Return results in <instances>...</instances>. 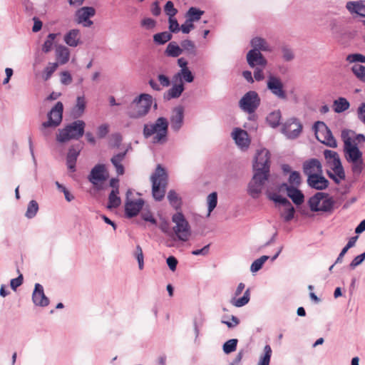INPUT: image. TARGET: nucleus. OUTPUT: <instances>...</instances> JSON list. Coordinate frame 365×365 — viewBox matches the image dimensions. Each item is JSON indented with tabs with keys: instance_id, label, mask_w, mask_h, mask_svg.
I'll use <instances>...</instances> for the list:
<instances>
[{
	"instance_id": "obj_1",
	"label": "nucleus",
	"mask_w": 365,
	"mask_h": 365,
	"mask_svg": "<svg viewBox=\"0 0 365 365\" xmlns=\"http://www.w3.org/2000/svg\"><path fill=\"white\" fill-rule=\"evenodd\" d=\"M269 159L270 154L268 150L265 148L257 150L253 164L254 182H264L267 180L270 167Z\"/></svg>"
},
{
	"instance_id": "obj_2",
	"label": "nucleus",
	"mask_w": 365,
	"mask_h": 365,
	"mask_svg": "<svg viewBox=\"0 0 365 365\" xmlns=\"http://www.w3.org/2000/svg\"><path fill=\"white\" fill-rule=\"evenodd\" d=\"M168 129V120L164 117H160L155 123L144 125L143 136L145 138L153 136V143L163 144L167 141Z\"/></svg>"
},
{
	"instance_id": "obj_3",
	"label": "nucleus",
	"mask_w": 365,
	"mask_h": 365,
	"mask_svg": "<svg viewBox=\"0 0 365 365\" xmlns=\"http://www.w3.org/2000/svg\"><path fill=\"white\" fill-rule=\"evenodd\" d=\"M152 104V96L149 94L142 93L136 97L128 106L126 114L132 119L141 118L148 113Z\"/></svg>"
},
{
	"instance_id": "obj_4",
	"label": "nucleus",
	"mask_w": 365,
	"mask_h": 365,
	"mask_svg": "<svg viewBox=\"0 0 365 365\" xmlns=\"http://www.w3.org/2000/svg\"><path fill=\"white\" fill-rule=\"evenodd\" d=\"M63 105L61 102L58 101L48 112V120L43 122L39 130L43 136L48 138L51 136L53 130L61 123L63 118Z\"/></svg>"
},
{
	"instance_id": "obj_5",
	"label": "nucleus",
	"mask_w": 365,
	"mask_h": 365,
	"mask_svg": "<svg viewBox=\"0 0 365 365\" xmlns=\"http://www.w3.org/2000/svg\"><path fill=\"white\" fill-rule=\"evenodd\" d=\"M324 155L330 167V170L327 171L329 177L335 182H339V180H344L345 173L337 153L326 150L324 152Z\"/></svg>"
},
{
	"instance_id": "obj_6",
	"label": "nucleus",
	"mask_w": 365,
	"mask_h": 365,
	"mask_svg": "<svg viewBox=\"0 0 365 365\" xmlns=\"http://www.w3.org/2000/svg\"><path fill=\"white\" fill-rule=\"evenodd\" d=\"M303 173L307 176V182H329L323 175L322 166L316 158L307 160L302 165Z\"/></svg>"
},
{
	"instance_id": "obj_7",
	"label": "nucleus",
	"mask_w": 365,
	"mask_h": 365,
	"mask_svg": "<svg viewBox=\"0 0 365 365\" xmlns=\"http://www.w3.org/2000/svg\"><path fill=\"white\" fill-rule=\"evenodd\" d=\"M86 123L81 120H75L59 130L56 140L60 143H65L70 140H78L84 134Z\"/></svg>"
},
{
	"instance_id": "obj_8",
	"label": "nucleus",
	"mask_w": 365,
	"mask_h": 365,
	"mask_svg": "<svg viewBox=\"0 0 365 365\" xmlns=\"http://www.w3.org/2000/svg\"><path fill=\"white\" fill-rule=\"evenodd\" d=\"M172 221L175 223L173 230L178 238L183 242L189 240L191 235L190 226L181 212H178L172 217Z\"/></svg>"
},
{
	"instance_id": "obj_9",
	"label": "nucleus",
	"mask_w": 365,
	"mask_h": 365,
	"mask_svg": "<svg viewBox=\"0 0 365 365\" xmlns=\"http://www.w3.org/2000/svg\"><path fill=\"white\" fill-rule=\"evenodd\" d=\"M268 187H274L272 192L282 195V197L287 194L297 205L304 202V197L302 192L292 186H288V184H269Z\"/></svg>"
},
{
	"instance_id": "obj_10",
	"label": "nucleus",
	"mask_w": 365,
	"mask_h": 365,
	"mask_svg": "<svg viewBox=\"0 0 365 365\" xmlns=\"http://www.w3.org/2000/svg\"><path fill=\"white\" fill-rule=\"evenodd\" d=\"M274 187H267V197L274 201V202L279 203L285 206V210L282 214V217L284 220L289 222L294 218L295 210L292 205L290 202L282 195H278L276 192H272Z\"/></svg>"
},
{
	"instance_id": "obj_11",
	"label": "nucleus",
	"mask_w": 365,
	"mask_h": 365,
	"mask_svg": "<svg viewBox=\"0 0 365 365\" xmlns=\"http://www.w3.org/2000/svg\"><path fill=\"white\" fill-rule=\"evenodd\" d=\"M313 128L314 130L315 136L319 141L331 148H336L337 146L336 141L331 131L324 122H316L314 124Z\"/></svg>"
},
{
	"instance_id": "obj_12",
	"label": "nucleus",
	"mask_w": 365,
	"mask_h": 365,
	"mask_svg": "<svg viewBox=\"0 0 365 365\" xmlns=\"http://www.w3.org/2000/svg\"><path fill=\"white\" fill-rule=\"evenodd\" d=\"M309 205L312 211L318 212L330 211L334 205V201L331 197L322 192H317L309 200Z\"/></svg>"
},
{
	"instance_id": "obj_13",
	"label": "nucleus",
	"mask_w": 365,
	"mask_h": 365,
	"mask_svg": "<svg viewBox=\"0 0 365 365\" xmlns=\"http://www.w3.org/2000/svg\"><path fill=\"white\" fill-rule=\"evenodd\" d=\"M261 99L255 91L247 92L240 100L239 106L245 113L252 114L260 105Z\"/></svg>"
},
{
	"instance_id": "obj_14",
	"label": "nucleus",
	"mask_w": 365,
	"mask_h": 365,
	"mask_svg": "<svg viewBox=\"0 0 365 365\" xmlns=\"http://www.w3.org/2000/svg\"><path fill=\"white\" fill-rule=\"evenodd\" d=\"M344 152L346 160L352 164L353 172L359 174L363 168L362 153L357 148L356 143L349 147H345Z\"/></svg>"
},
{
	"instance_id": "obj_15",
	"label": "nucleus",
	"mask_w": 365,
	"mask_h": 365,
	"mask_svg": "<svg viewBox=\"0 0 365 365\" xmlns=\"http://www.w3.org/2000/svg\"><path fill=\"white\" fill-rule=\"evenodd\" d=\"M267 88L278 99L282 101L287 99V92L279 77L270 74L267 78Z\"/></svg>"
},
{
	"instance_id": "obj_16",
	"label": "nucleus",
	"mask_w": 365,
	"mask_h": 365,
	"mask_svg": "<svg viewBox=\"0 0 365 365\" xmlns=\"http://www.w3.org/2000/svg\"><path fill=\"white\" fill-rule=\"evenodd\" d=\"M131 194L132 192L130 190H128L126 194V201L125 203V214L128 218L136 216L144 205V200L140 197L135 200L130 199L129 197V195Z\"/></svg>"
},
{
	"instance_id": "obj_17",
	"label": "nucleus",
	"mask_w": 365,
	"mask_h": 365,
	"mask_svg": "<svg viewBox=\"0 0 365 365\" xmlns=\"http://www.w3.org/2000/svg\"><path fill=\"white\" fill-rule=\"evenodd\" d=\"M302 130V125L295 118H290L283 125L282 131L289 139L297 138Z\"/></svg>"
},
{
	"instance_id": "obj_18",
	"label": "nucleus",
	"mask_w": 365,
	"mask_h": 365,
	"mask_svg": "<svg viewBox=\"0 0 365 365\" xmlns=\"http://www.w3.org/2000/svg\"><path fill=\"white\" fill-rule=\"evenodd\" d=\"M96 10L91 6H83L78 9L76 12V21L82 24L84 27H90L93 25V21L90 20L91 17L94 16Z\"/></svg>"
},
{
	"instance_id": "obj_19",
	"label": "nucleus",
	"mask_w": 365,
	"mask_h": 365,
	"mask_svg": "<svg viewBox=\"0 0 365 365\" xmlns=\"http://www.w3.org/2000/svg\"><path fill=\"white\" fill-rule=\"evenodd\" d=\"M184 123V108L179 106L173 110L172 115L170 118V123L171 129L175 132H178Z\"/></svg>"
},
{
	"instance_id": "obj_20",
	"label": "nucleus",
	"mask_w": 365,
	"mask_h": 365,
	"mask_svg": "<svg viewBox=\"0 0 365 365\" xmlns=\"http://www.w3.org/2000/svg\"><path fill=\"white\" fill-rule=\"evenodd\" d=\"M246 58L247 63L251 68L257 66L265 68L267 64V59L261 52L253 51L252 49L248 51Z\"/></svg>"
},
{
	"instance_id": "obj_21",
	"label": "nucleus",
	"mask_w": 365,
	"mask_h": 365,
	"mask_svg": "<svg viewBox=\"0 0 365 365\" xmlns=\"http://www.w3.org/2000/svg\"><path fill=\"white\" fill-rule=\"evenodd\" d=\"M109 173L106 169V167L103 164H98L91 171L88 176L90 182H94V181H106L108 179Z\"/></svg>"
},
{
	"instance_id": "obj_22",
	"label": "nucleus",
	"mask_w": 365,
	"mask_h": 365,
	"mask_svg": "<svg viewBox=\"0 0 365 365\" xmlns=\"http://www.w3.org/2000/svg\"><path fill=\"white\" fill-rule=\"evenodd\" d=\"M34 303L40 307H46L49 303V299L46 297L43 288L40 284H36L32 295Z\"/></svg>"
},
{
	"instance_id": "obj_23",
	"label": "nucleus",
	"mask_w": 365,
	"mask_h": 365,
	"mask_svg": "<svg viewBox=\"0 0 365 365\" xmlns=\"http://www.w3.org/2000/svg\"><path fill=\"white\" fill-rule=\"evenodd\" d=\"M346 9L351 14L365 17V1H350L346 2Z\"/></svg>"
},
{
	"instance_id": "obj_24",
	"label": "nucleus",
	"mask_w": 365,
	"mask_h": 365,
	"mask_svg": "<svg viewBox=\"0 0 365 365\" xmlns=\"http://www.w3.org/2000/svg\"><path fill=\"white\" fill-rule=\"evenodd\" d=\"M232 136L235 143L240 148H247L250 144L247 133L241 128H235Z\"/></svg>"
},
{
	"instance_id": "obj_25",
	"label": "nucleus",
	"mask_w": 365,
	"mask_h": 365,
	"mask_svg": "<svg viewBox=\"0 0 365 365\" xmlns=\"http://www.w3.org/2000/svg\"><path fill=\"white\" fill-rule=\"evenodd\" d=\"M250 45L252 48V50L258 52H271L272 51V48L269 43L264 38L259 36L252 38L250 41Z\"/></svg>"
},
{
	"instance_id": "obj_26",
	"label": "nucleus",
	"mask_w": 365,
	"mask_h": 365,
	"mask_svg": "<svg viewBox=\"0 0 365 365\" xmlns=\"http://www.w3.org/2000/svg\"><path fill=\"white\" fill-rule=\"evenodd\" d=\"M113 187L109 196L107 208L109 210L117 208L121 204V199L119 196L118 184H110Z\"/></svg>"
},
{
	"instance_id": "obj_27",
	"label": "nucleus",
	"mask_w": 365,
	"mask_h": 365,
	"mask_svg": "<svg viewBox=\"0 0 365 365\" xmlns=\"http://www.w3.org/2000/svg\"><path fill=\"white\" fill-rule=\"evenodd\" d=\"M172 86L165 94V98L168 100L179 98L185 90L182 82H173L171 80Z\"/></svg>"
},
{
	"instance_id": "obj_28",
	"label": "nucleus",
	"mask_w": 365,
	"mask_h": 365,
	"mask_svg": "<svg viewBox=\"0 0 365 365\" xmlns=\"http://www.w3.org/2000/svg\"><path fill=\"white\" fill-rule=\"evenodd\" d=\"M173 82H186L192 83L194 81V76L191 71L187 68L180 69L172 77Z\"/></svg>"
},
{
	"instance_id": "obj_29",
	"label": "nucleus",
	"mask_w": 365,
	"mask_h": 365,
	"mask_svg": "<svg viewBox=\"0 0 365 365\" xmlns=\"http://www.w3.org/2000/svg\"><path fill=\"white\" fill-rule=\"evenodd\" d=\"M56 56L60 64L66 63L70 58L69 49L65 46H58L56 48Z\"/></svg>"
},
{
	"instance_id": "obj_30",
	"label": "nucleus",
	"mask_w": 365,
	"mask_h": 365,
	"mask_svg": "<svg viewBox=\"0 0 365 365\" xmlns=\"http://www.w3.org/2000/svg\"><path fill=\"white\" fill-rule=\"evenodd\" d=\"M79 30L72 29L68 31L64 36V41L66 44L71 47H76L80 42Z\"/></svg>"
},
{
	"instance_id": "obj_31",
	"label": "nucleus",
	"mask_w": 365,
	"mask_h": 365,
	"mask_svg": "<svg viewBox=\"0 0 365 365\" xmlns=\"http://www.w3.org/2000/svg\"><path fill=\"white\" fill-rule=\"evenodd\" d=\"M126 152L127 150L123 153H118L115 155L110 160L118 175H123L124 173V167L122 164V162L125 157Z\"/></svg>"
},
{
	"instance_id": "obj_32",
	"label": "nucleus",
	"mask_w": 365,
	"mask_h": 365,
	"mask_svg": "<svg viewBox=\"0 0 365 365\" xmlns=\"http://www.w3.org/2000/svg\"><path fill=\"white\" fill-rule=\"evenodd\" d=\"M332 107L335 113H341L349 108L350 103L346 98L339 97L334 101Z\"/></svg>"
},
{
	"instance_id": "obj_33",
	"label": "nucleus",
	"mask_w": 365,
	"mask_h": 365,
	"mask_svg": "<svg viewBox=\"0 0 365 365\" xmlns=\"http://www.w3.org/2000/svg\"><path fill=\"white\" fill-rule=\"evenodd\" d=\"M168 180V175L165 170L158 165L155 173L151 175V182H165Z\"/></svg>"
},
{
	"instance_id": "obj_34",
	"label": "nucleus",
	"mask_w": 365,
	"mask_h": 365,
	"mask_svg": "<svg viewBox=\"0 0 365 365\" xmlns=\"http://www.w3.org/2000/svg\"><path fill=\"white\" fill-rule=\"evenodd\" d=\"M165 53L168 56L178 57L182 53V46L175 41H171L167 46Z\"/></svg>"
},
{
	"instance_id": "obj_35",
	"label": "nucleus",
	"mask_w": 365,
	"mask_h": 365,
	"mask_svg": "<svg viewBox=\"0 0 365 365\" xmlns=\"http://www.w3.org/2000/svg\"><path fill=\"white\" fill-rule=\"evenodd\" d=\"M204 14V11L196 7H190L185 14V18L192 23L199 21Z\"/></svg>"
},
{
	"instance_id": "obj_36",
	"label": "nucleus",
	"mask_w": 365,
	"mask_h": 365,
	"mask_svg": "<svg viewBox=\"0 0 365 365\" xmlns=\"http://www.w3.org/2000/svg\"><path fill=\"white\" fill-rule=\"evenodd\" d=\"M182 46V52L185 51L187 55L195 56L197 55V48L193 41L186 39L183 40L180 43Z\"/></svg>"
},
{
	"instance_id": "obj_37",
	"label": "nucleus",
	"mask_w": 365,
	"mask_h": 365,
	"mask_svg": "<svg viewBox=\"0 0 365 365\" xmlns=\"http://www.w3.org/2000/svg\"><path fill=\"white\" fill-rule=\"evenodd\" d=\"M282 115L279 110L271 112L267 117V122L272 128H277L281 120Z\"/></svg>"
},
{
	"instance_id": "obj_38",
	"label": "nucleus",
	"mask_w": 365,
	"mask_h": 365,
	"mask_svg": "<svg viewBox=\"0 0 365 365\" xmlns=\"http://www.w3.org/2000/svg\"><path fill=\"white\" fill-rule=\"evenodd\" d=\"M78 156V151L73 148H71L68 153L66 158V164L68 168L73 172L75 170L76 162Z\"/></svg>"
},
{
	"instance_id": "obj_39",
	"label": "nucleus",
	"mask_w": 365,
	"mask_h": 365,
	"mask_svg": "<svg viewBox=\"0 0 365 365\" xmlns=\"http://www.w3.org/2000/svg\"><path fill=\"white\" fill-rule=\"evenodd\" d=\"M166 184H153V195L157 200H161L165 194Z\"/></svg>"
},
{
	"instance_id": "obj_40",
	"label": "nucleus",
	"mask_w": 365,
	"mask_h": 365,
	"mask_svg": "<svg viewBox=\"0 0 365 365\" xmlns=\"http://www.w3.org/2000/svg\"><path fill=\"white\" fill-rule=\"evenodd\" d=\"M58 66V63H48V65L45 67L43 71H42L41 77L43 81H48L53 73L56 71Z\"/></svg>"
},
{
	"instance_id": "obj_41",
	"label": "nucleus",
	"mask_w": 365,
	"mask_h": 365,
	"mask_svg": "<svg viewBox=\"0 0 365 365\" xmlns=\"http://www.w3.org/2000/svg\"><path fill=\"white\" fill-rule=\"evenodd\" d=\"M250 289H247L245 292L244 293V295L238 299H236L235 297L232 298L230 301L231 304L234 305L236 307H241L245 304H247L250 301Z\"/></svg>"
},
{
	"instance_id": "obj_42",
	"label": "nucleus",
	"mask_w": 365,
	"mask_h": 365,
	"mask_svg": "<svg viewBox=\"0 0 365 365\" xmlns=\"http://www.w3.org/2000/svg\"><path fill=\"white\" fill-rule=\"evenodd\" d=\"M354 135L355 133L352 130H344L341 131V138L344 143V148L355 144L353 140Z\"/></svg>"
},
{
	"instance_id": "obj_43",
	"label": "nucleus",
	"mask_w": 365,
	"mask_h": 365,
	"mask_svg": "<svg viewBox=\"0 0 365 365\" xmlns=\"http://www.w3.org/2000/svg\"><path fill=\"white\" fill-rule=\"evenodd\" d=\"M172 38V34L168 31L158 33L153 36V41L158 44H164Z\"/></svg>"
},
{
	"instance_id": "obj_44",
	"label": "nucleus",
	"mask_w": 365,
	"mask_h": 365,
	"mask_svg": "<svg viewBox=\"0 0 365 365\" xmlns=\"http://www.w3.org/2000/svg\"><path fill=\"white\" fill-rule=\"evenodd\" d=\"M264 355L260 357L257 365H269L272 356V349L269 345H266L264 348Z\"/></svg>"
},
{
	"instance_id": "obj_45",
	"label": "nucleus",
	"mask_w": 365,
	"mask_h": 365,
	"mask_svg": "<svg viewBox=\"0 0 365 365\" xmlns=\"http://www.w3.org/2000/svg\"><path fill=\"white\" fill-rule=\"evenodd\" d=\"M207 203L208 205V214L210 216V213L216 207L217 204V194L216 192L210 193L207 197Z\"/></svg>"
},
{
	"instance_id": "obj_46",
	"label": "nucleus",
	"mask_w": 365,
	"mask_h": 365,
	"mask_svg": "<svg viewBox=\"0 0 365 365\" xmlns=\"http://www.w3.org/2000/svg\"><path fill=\"white\" fill-rule=\"evenodd\" d=\"M351 71L361 81H365V66L355 63L351 67Z\"/></svg>"
},
{
	"instance_id": "obj_47",
	"label": "nucleus",
	"mask_w": 365,
	"mask_h": 365,
	"mask_svg": "<svg viewBox=\"0 0 365 365\" xmlns=\"http://www.w3.org/2000/svg\"><path fill=\"white\" fill-rule=\"evenodd\" d=\"M38 210V205L37 202L35 200H31L28 205L25 215L29 219L32 218L36 215Z\"/></svg>"
},
{
	"instance_id": "obj_48",
	"label": "nucleus",
	"mask_w": 365,
	"mask_h": 365,
	"mask_svg": "<svg viewBox=\"0 0 365 365\" xmlns=\"http://www.w3.org/2000/svg\"><path fill=\"white\" fill-rule=\"evenodd\" d=\"M269 259V257L267 256V255H263L261 257H259V259L255 260L252 265H251V267H250V269L252 272H257L259 271L262 265L264 264V263Z\"/></svg>"
},
{
	"instance_id": "obj_49",
	"label": "nucleus",
	"mask_w": 365,
	"mask_h": 365,
	"mask_svg": "<svg viewBox=\"0 0 365 365\" xmlns=\"http://www.w3.org/2000/svg\"><path fill=\"white\" fill-rule=\"evenodd\" d=\"M263 185L264 184H250L248 187L250 195L254 198L258 197L263 190Z\"/></svg>"
},
{
	"instance_id": "obj_50",
	"label": "nucleus",
	"mask_w": 365,
	"mask_h": 365,
	"mask_svg": "<svg viewBox=\"0 0 365 365\" xmlns=\"http://www.w3.org/2000/svg\"><path fill=\"white\" fill-rule=\"evenodd\" d=\"M56 37V34H48L46 40L45 41V42L43 45V47H42V51L44 53H48L51 50L53 45V41H54Z\"/></svg>"
},
{
	"instance_id": "obj_51",
	"label": "nucleus",
	"mask_w": 365,
	"mask_h": 365,
	"mask_svg": "<svg viewBox=\"0 0 365 365\" xmlns=\"http://www.w3.org/2000/svg\"><path fill=\"white\" fill-rule=\"evenodd\" d=\"M168 198L170 201V203L175 209L178 210L180 207V200L178 198L175 192L170 190L168 192Z\"/></svg>"
},
{
	"instance_id": "obj_52",
	"label": "nucleus",
	"mask_w": 365,
	"mask_h": 365,
	"mask_svg": "<svg viewBox=\"0 0 365 365\" xmlns=\"http://www.w3.org/2000/svg\"><path fill=\"white\" fill-rule=\"evenodd\" d=\"M237 339H232L227 341L223 345V351L225 354H230L236 350Z\"/></svg>"
},
{
	"instance_id": "obj_53",
	"label": "nucleus",
	"mask_w": 365,
	"mask_h": 365,
	"mask_svg": "<svg viewBox=\"0 0 365 365\" xmlns=\"http://www.w3.org/2000/svg\"><path fill=\"white\" fill-rule=\"evenodd\" d=\"M346 61L350 63H365V56L361 53H351L346 56Z\"/></svg>"
},
{
	"instance_id": "obj_54",
	"label": "nucleus",
	"mask_w": 365,
	"mask_h": 365,
	"mask_svg": "<svg viewBox=\"0 0 365 365\" xmlns=\"http://www.w3.org/2000/svg\"><path fill=\"white\" fill-rule=\"evenodd\" d=\"M168 23H169V31L170 33H178L180 31H181V26H180L178 21L174 17L168 18Z\"/></svg>"
},
{
	"instance_id": "obj_55",
	"label": "nucleus",
	"mask_w": 365,
	"mask_h": 365,
	"mask_svg": "<svg viewBox=\"0 0 365 365\" xmlns=\"http://www.w3.org/2000/svg\"><path fill=\"white\" fill-rule=\"evenodd\" d=\"M164 11L169 18L174 17L178 13V10L174 7V4L171 1H168L165 4Z\"/></svg>"
},
{
	"instance_id": "obj_56",
	"label": "nucleus",
	"mask_w": 365,
	"mask_h": 365,
	"mask_svg": "<svg viewBox=\"0 0 365 365\" xmlns=\"http://www.w3.org/2000/svg\"><path fill=\"white\" fill-rule=\"evenodd\" d=\"M86 101L83 96H78L76 99V108L77 109L78 116H81L85 110Z\"/></svg>"
},
{
	"instance_id": "obj_57",
	"label": "nucleus",
	"mask_w": 365,
	"mask_h": 365,
	"mask_svg": "<svg viewBox=\"0 0 365 365\" xmlns=\"http://www.w3.org/2000/svg\"><path fill=\"white\" fill-rule=\"evenodd\" d=\"M135 255L138 262L139 269L141 270L144 267V257L143 250L140 245L136 246Z\"/></svg>"
},
{
	"instance_id": "obj_58",
	"label": "nucleus",
	"mask_w": 365,
	"mask_h": 365,
	"mask_svg": "<svg viewBox=\"0 0 365 365\" xmlns=\"http://www.w3.org/2000/svg\"><path fill=\"white\" fill-rule=\"evenodd\" d=\"M364 259H365V252L354 257V259L350 263L349 267L351 269H354L356 267L361 264Z\"/></svg>"
},
{
	"instance_id": "obj_59",
	"label": "nucleus",
	"mask_w": 365,
	"mask_h": 365,
	"mask_svg": "<svg viewBox=\"0 0 365 365\" xmlns=\"http://www.w3.org/2000/svg\"><path fill=\"white\" fill-rule=\"evenodd\" d=\"M195 28L194 24L188 20L181 25V31L183 34H189Z\"/></svg>"
},
{
	"instance_id": "obj_60",
	"label": "nucleus",
	"mask_w": 365,
	"mask_h": 365,
	"mask_svg": "<svg viewBox=\"0 0 365 365\" xmlns=\"http://www.w3.org/2000/svg\"><path fill=\"white\" fill-rule=\"evenodd\" d=\"M72 82L71 75L68 71L61 73V83L63 85H69Z\"/></svg>"
},
{
	"instance_id": "obj_61",
	"label": "nucleus",
	"mask_w": 365,
	"mask_h": 365,
	"mask_svg": "<svg viewBox=\"0 0 365 365\" xmlns=\"http://www.w3.org/2000/svg\"><path fill=\"white\" fill-rule=\"evenodd\" d=\"M282 52L283 58L285 61H289L294 58L293 52L290 48H289L287 47H283L282 48Z\"/></svg>"
},
{
	"instance_id": "obj_62",
	"label": "nucleus",
	"mask_w": 365,
	"mask_h": 365,
	"mask_svg": "<svg viewBox=\"0 0 365 365\" xmlns=\"http://www.w3.org/2000/svg\"><path fill=\"white\" fill-rule=\"evenodd\" d=\"M109 129L107 124H102L98 128L97 135L98 138H104L108 133Z\"/></svg>"
},
{
	"instance_id": "obj_63",
	"label": "nucleus",
	"mask_w": 365,
	"mask_h": 365,
	"mask_svg": "<svg viewBox=\"0 0 365 365\" xmlns=\"http://www.w3.org/2000/svg\"><path fill=\"white\" fill-rule=\"evenodd\" d=\"M23 275L21 274H19V276L16 278H14V279H12L11 280V287L14 289V290H16L17 287H19V286H21L23 283Z\"/></svg>"
},
{
	"instance_id": "obj_64",
	"label": "nucleus",
	"mask_w": 365,
	"mask_h": 365,
	"mask_svg": "<svg viewBox=\"0 0 365 365\" xmlns=\"http://www.w3.org/2000/svg\"><path fill=\"white\" fill-rule=\"evenodd\" d=\"M264 68L257 66L255 68L254 71V78L256 81H260L264 78V75L263 73V69Z\"/></svg>"
}]
</instances>
